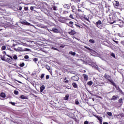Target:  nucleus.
Listing matches in <instances>:
<instances>
[{"mask_svg": "<svg viewBox=\"0 0 124 124\" xmlns=\"http://www.w3.org/2000/svg\"><path fill=\"white\" fill-rule=\"evenodd\" d=\"M64 8H66L67 9H69L70 8V5L69 4H64L63 5Z\"/></svg>", "mask_w": 124, "mask_h": 124, "instance_id": "obj_9", "label": "nucleus"}, {"mask_svg": "<svg viewBox=\"0 0 124 124\" xmlns=\"http://www.w3.org/2000/svg\"><path fill=\"white\" fill-rule=\"evenodd\" d=\"M46 69H47V70L49 71V72L51 71V67H50L49 66L46 65Z\"/></svg>", "mask_w": 124, "mask_h": 124, "instance_id": "obj_18", "label": "nucleus"}, {"mask_svg": "<svg viewBox=\"0 0 124 124\" xmlns=\"http://www.w3.org/2000/svg\"><path fill=\"white\" fill-rule=\"evenodd\" d=\"M69 18H71V19H74L73 15H72V14L70 15Z\"/></svg>", "mask_w": 124, "mask_h": 124, "instance_id": "obj_38", "label": "nucleus"}, {"mask_svg": "<svg viewBox=\"0 0 124 124\" xmlns=\"http://www.w3.org/2000/svg\"><path fill=\"white\" fill-rule=\"evenodd\" d=\"M94 117L100 122L101 124L102 123V117H100V116H97V115H94Z\"/></svg>", "mask_w": 124, "mask_h": 124, "instance_id": "obj_7", "label": "nucleus"}, {"mask_svg": "<svg viewBox=\"0 0 124 124\" xmlns=\"http://www.w3.org/2000/svg\"><path fill=\"white\" fill-rule=\"evenodd\" d=\"M89 42L90 43H92V44H93V43H94V40H93V39H90V40H89Z\"/></svg>", "mask_w": 124, "mask_h": 124, "instance_id": "obj_23", "label": "nucleus"}, {"mask_svg": "<svg viewBox=\"0 0 124 124\" xmlns=\"http://www.w3.org/2000/svg\"><path fill=\"white\" fill-rule=\"evenodd\" d=\"M69 97V94H66L64 98V100H68V98Z\"/></svg>", "mask_w": 124, "mask_h": 124, "instance_id": "obj_16", "label": "nucleus"}, {"mask_svg": "<svg viewBox=\"0 0 124 124\" xmlns=\"http://www.w3.org/2000/svg\"><path fill=\"white\" fill-rule=\"evenodd\" d=\"M120 36H121V37H124V35H120Z\"/></svg>", "mask_w": 124, "mask_h": 124, "instance_id": "obj_55", "label": "nucleus"}, {"mask_svg": "<svg viewBox=\"0 0 124 124\" xmlns=\"http://www.w3.org/2000/svg\"><path fill=\"white\" fill-rule=\"evenodd\" d=\"M103 124H108V123H107V122H105V123H103Z\"/></svg>", "mask_w": 124, "mask_h": 124, "instance_id": "obj_56", "label": "nucleus"}, {"mask_svg": "<svg viewBox=\"0 0 124 124\" xmlns=\"http://www.w3.org/2000/svg\"><path fill=\"white\" fill-rule=\"evenodd\" d=\"M71 79L73 81H78L79 80V77H78V76L76 75V76H74L72 77Z\"/></svg>", "mask_w": 124, "mask_h": 124, "instance_id": "obj_4", "label": "nucleus"}, {"mask_svg": "<svg viewBox=\"0 0 124 124\" xmlns=\"http://www.w3.org/2000/svg\"><path fill=\"white\" fill-rule=\"evenodd\" d=\"M25 25H26L27 26H31V27H34L33 25H31V23L26 22H25Z\"/></svg>", "mask_w": 124, "mask_h": 124, "instance_id": "obj_15", "label": "nucleus"}, {"mask_svg": "<svg viewBox=\"0 0 124 124\" xmlns=\"http://www.w3.org/2000/svg\"><path fill=\"white\" fill-rule=\"evenodd\" d=\"M102 85H104V83H102Z\"/></svg>", "mask_w": 124, "mask_h": 124, "instance_id": "obj_63", "label": "nucleus"}, {"mask_svg": "<svg viewBox=\"0 0 124 124\" xmlns=\"http://www.w3.org/2000/svg\"><path fill=\"white\" fill-rule=\"evenodd\" d=\"M72 85L74 88H78V85H77V84H76V83H73Z\"/></svg>", "mask_w": 124, "mask_h": 124, "instance_id": "obj_19", "label": "nucleus"}, {"mask_svg": "<svg viewBox=\"0 0 124 124\" xmlns=\"http://www.w3.org/2000/svg\"><path fill=\"white\" fill-rule=\"evenodd\" d=\"M52 9H53V10H55V11L58 10V7L57 6H53L52 8Z\"/></svg>", "mask_w": 124, "mask_h": 124, "instance_id": "obj_22", "label": "nucleus"}, {"mask_svg": "<svg viewBox=\"0 0 124 124\" xmlns=\"http://www.w3.org/2000/svg\"><path fill=\"white\" fill-rule=\"evenodd\" d=\"M114 42H115V43H116V44H119V42L118 41H114Z\"/></svg>", "mask_w": 124, "mask_h": 124, "instance_id": "obj_54", "label": "nucleus"}, {"mask_svg": "<svg viewBox=\"0 0 124 124\" xmlns=\"http://www.w3.org/2000/svg\"><path fill=\"white\" fill-rule=\"evenodd\" d=\"M6 49V46H3L2 47H1V50H4Z\"/></svg>", "mask_w": 124, "mask_h": 124, "instance_id": "obj_24", "label": "nucleus"}, {"mask_svg": "<svg viewBox=\"0 0 124 124\" xmlns=\"http://www.w3.org/2000/svg\"><path fill=\"white\" fill-rule=\"evenodd\" d=\"M102 24V22L100 21V20H99L97 22H96L95 23V26L100 29H102V28L103 27Z\"/></svg>", "mask_w": 124, "mask_h": 124, "instance_id": "obj_2", "label": "nucleus"}, {"mask_svg": "<svg viewBox=\"0 0 124 124\" xmlns=\"http://www.w3.org/2000/svg\"><path fill=\"white\" fill-rule=\"evenodd\" d=\"M86 18H87V17H86V16H85V17H84V19H86Z\"/></svg>", "mask_w": 124, "mask_h": 124, "instance_id": "obj_64", "label": "nucleus"}, {"mask_svg": "<svg viewBox=\"0 0 124 124\" xmlns=\"http://www.w3.org/2000/svg\"><path fill=\"white\" fill-rule=\"evenodd\" d=\"M123 98H120L119 100V103H121V104H123Z\"/></svg>", "mask_w": 124, "mask_h": 124, "instance_id": "obj_26", "label": "nucleus"}, {"mask_svg": "<svg viewBox=\"0 0 124 124\" xmlns=\"http://www.w3.org/2000/svg\"><path fill=\"white\" fill-rule=\"evenodd\" d=\"M15 81H16V82H18V83H19L20 84H22V82H21L19 81H18V80H16V79H15Z\"/></svg>", "mask_w": 124, "mask_h": 124, "instance_id": "obj_49", "label": "nucleus"}, {"mask_svg": "<svg viewBox=\"0 0 124 124\" xmlns=\"http://www.w3.org/2000/svg\"><path fill=\"white\" fill-rule=\"evenodd\" d=\"M14 93H15V94H16L17 95L19 93V92L15 90L14 92Z\"/></svg>", "mask_w": 124, "mask_h": 124, "instance_id": "obj_28", "label": "nucleus"}, {"mask_svg": "<svg viewBox=\"0 0 124 124\" xmlns=\"http://www.w3.org/2000/svg\"><path fill=\"white\" fill-rule=\"evenodd\" d=\"M21 67H23V66H25V63L23 62L21 63L19 65Z\"/></svg>", "mask_w": 124, "mask_h": 124, "instance_id": "obj_30", "label": "nucleus"}, {"mask_svg": "<svg viewBox=\"0 0 124 124\" xmlns=\"http://www.w3.org/2000/svg\"><path fill=\"white\" fill-rule=\"evenodd\" d=\"M69 24H70L71 25H72V24H73V22H72V21H70V22H69Z\"/></svg>", "mask_w": 124, "mask_h": 124, "instance_id": "obj_50", "label": "nucleus"}, {"mask_svg": "<svg viewBox=\"0 0 124 124\" xmlns=\"http://www.w3.org/2000/svg\"><path fill=\"white\" fill-rule=\"evenodd\" d=\"M7 61H8V62H9V61H10V58H7Z\"/></svg>", "mask_w": 124, "mask_h": 124, "instance_id": "obj_52", "label": "nucleus"}, {"mask_svg": "<svg viewBox=\"0 0 124 124\" xmlns=\"http://www.w3.org/2000/svg\"><path fill=\"white\" fill-rule=\"evenodd\" d=\"M18 44H19V45H23V46L26 45L25 43H23V42L19 43Z\"/></svg>", "mask_w": 124, "mask_h": 124, "instance_id": "obj_36", "label": "nucleus"}, {"mask_svg": "<svg viewBox=\"0 0 124 124\" xmlns=\"http://www.w3.org/2000/svg\"><path fill=\"white\" fill-rule=\"evenodd\" d=\"M30 9H31V10H33V9H34V8H33V7H32V6H31V7H30Z\"/></svg>", "mask_w": 124, "mask_h": 124, "instance_id": "obj_46", "label": "nucleus"}, {"mask_svg": "<svg viewBox=\"0 0 124 124\" xmlns=\"http://www.w3.org/2000/svg\"><path fill=\"white\" fill-rule=\"evenodd\" d=\"M75 103L77 105H79V101H78V100L76 99L75 100Z\"/></svg>", "mask_w": 124, "mask_h": 124, "instance_id": "obj_32", "label": "nucleus"}, {"mask_svg": "<svg viewBox=\"0 0 124 124\" xmlns=\"http://www.w3.org/2000/svg\"><path fill=\"white\" fill-rule=\"evenodd\" d=\"M45 74H42L41 76V79H43V78H44V76H45Z\"/></svg>", "mask_w": 124, "mask_h": 124, "instance_id": "obj_35", "label": "nucleus"}, {"mask_svg": "<svg viewBox=\"0 0 124 124\" xmlns=\"http://www.w3.org/2000/svg\"><path fill=\"white\" fill-rule=\"evenodd\" d=\"M64 81H66V77L64 79Z\"/></svg>", "mask_w": 124, "mask_h": 124, "instance_id": "obj_59", "label": "nucleus"}, {"mask_svg": "<svg viewBox=\"0 0 124 124\" xmlns=\"http://www.w3.org/2000/svg\"><path fill=\"white\" fill-rule=\"evenodd\" d=\"M2 61H4V59L1 58Z\"/></svg>", "mask_w": 124, "mask_h": 124, "instance_id": "obj_60", "label": "nucleus"}, {"mask_svg": "<svg viewBox=\"0 0 124 124\" xmlns=\"http://www.w3.org/2000/svg\"><path fill=\"white\" fill-rule=\"evenodd\" d=\"M24 59H26V60H28V59H29V56L26 55V56L24 57Z\"/></svg>", "mask_w": 124, "mask_h": 124, "instance_id": "obj_41", "label": "nucleus"}, {"mask_svg": "<svg viewBox=\"0 0 124 124\" xmlns=\"http://www.w3.org/2000/svg\"><path fill=\"white\" fill-rule=\"evenodd\" d=\"M20 98H21L22 99H25V95H22L20 97Z\"/></svg>", "mask_w": 124, "mask_h": 124, "instance_id": "obj_39", "label": "nucleus"}, {"mask_svg": "<svg viewBox=\"0 0 124 124\" xmlns=\"http://www.w3.org/2000/svg\"><path fill=\"white\" fill-rule=\"evenodd\" d=\"M28 10H29V8L28 7H24V10L28 11Z\"/></svg>", "mask_w": 124, "mask_h": 124, "instance_id": "obj_45", "label": "nucleus"}, {"mask_svg": "<svg viewBox=\"0 0 124 124\" xmlns=\"http://www.w3.org/2000/svg\"><path fill=\"white\" fill-rule=\"evenodd\" d=\"M69 82V81L68 80H66L65 81H64V83H68Z\"/></svg>", "mask_w": 124, "mask_h": 124, "instance_id": "obj_47", "label": "nucleus"}, {"mask_svg": "<svg viewBox=\"0 0 124 124\" xmlns=\"http://www.w3.org/2000/svg\"><path fill=\"white\" fill-rule=\"evenodd\" d=\"M69 34L71 35H74L76 33V32L74 30H71L70 32H69Z\"/></svg>", "mask_w": 124, "mask_h": 124, "instance_id": "obj_8", "label": "nucleus"}, {"mask_svg": "<svg viewBox=\"0 0 124 124\" xmlns=\"http://www.w3.org/2000/svg\"><path fill=\"white\" fill-rule=\"evenodd\" d=\"M14 50L16 52H24V51H29V49H23L22 47H18L17 48H15Z\"/></svg>", "mask_w": 124, "mask_h": 124, "instance_id": "obj_3", "label": "nucleus"}, {"mask_svg": "<svg viewBox=\"0 0 124 124\" xmlns=\"http://www.w3.org/2000/svg\"><path fill=\"white\" fill-rule=\"evenodd\" d=\"M69 53L70 54V55H71L72 56H75L76 55V53L72 51H70Z\"/></svg>", "mask_w": 124, "mask_h": 124, "instance_id": "obj_17", "label": "nucleus"}, {"mask_svg": "<svg viewBox=\"0 0 124 124\" xmlns=\"http://www.w3.org/2000/svg\"><path fill=\"white\" fill-rule=\"evenodd\" d=\"M51 49H52L53 50H55L56 51H59V49H58V48L54 47L53 46H51Z\"/></svg>", "mask_w": 124, "mask_h": 124, "instance_id": "obj_25", "label": "nucleus"}, {"mask_svg": "<svg viewBox=\"0 0 124 124\" xmlns=\"http://www.w3.org/2000/svg\"><path fill=\"white\" fill-rule=\"evenodd\" d=\"M65 46L64 45H62L60 46V48H64Z\"/></svg>", "mask_w": 124, "mask_h": 124, "instance_id": "obj_42", "label": "nucleus"}, {"mask_svg": "<svg viewBox=\"0 0 124 124\" xmlns=\"http://www.w3.org/2000/svg\"><path fill=\"white\" fill-rule=\"evenodd\" d=\"M34 96L35 97H37V96H35V95H34Z\"/></svg>", "mask_w": 124, "mask_h": 124, "instance_id": "obj_61", "label": "nucleus"}, {"mask_svg": "<svg viewBox=\"0 0 124 124\" xmlns=\"http://www.w3.org/2000/svg\"><path fill=\"white\" fill-rule=\"evenodd\" d=\"M25 25H26L27 26H31V27H34L33 25H31V23L26 22H25Z\"/></svg>", "mask_w": 124, "mask_h": 124, "instance_id": "obj_14", "label": "nucleus"}, {"mask_svg": "<svg viewBox=\"0 0 124 124\" xmlns=\"http://www.w3.org/2000/svg\"><path fill=\"white\" fill-rule=\"evenodd\" d=\"M104 77L106 79H107L108 80V81H109V82H110L111 83V85H112V86L116 87V84H115V82H114V81H113V80L111 78V76L107 75V74H105Z\"/></svg>", "mask_w": 124, "mask_h": 124, "instance_id": "obj_1", "label": "nucleus"}, {"mask_svg": "<svg viewBox=\"0 0 124 124\" xmlns=\"http://www.w3.org/2000/svg\"><path fill=\"white\" fill-rule=\"evenodd\" d=\"M78 12H81L82 10H81V9H78Z\"/></svg>", "mask_w": 124, "mask_h": 124, "instance_id": "obj_53", "label": "nucleus"}, {"mask_svg": "<svg viewBox=\"0 0 124 124\" xmlns=\"http://www.w3.org/2000/svg\"><path fill=\"white\" fill-rule=\"evenodd\" d=\"M22 8L21 6H18V10H22Z\"/></svg>", "mask_w": 124, "mask_h": 124, "instance_id": "obj_43", "label": "nucleus"}, {"mask_svg": "<svg viewBox=\"0 0 124 124\" xmlns=\"http://www.w3.org/2000/svg\"><path fill=\"white\" fill-rule=\"evenodd\" d=\"M118 99V96L114 95L111 99V100H117Z\"/></svg>", "mask_w": 124, "mask_h": 124, "instance_id": "obj_10", "label": "nucleus"}, {"mask_svg": "<svg viewBox=\"0 0 124 124\" xmlns=\"http://www.w3.org/2000/svg\"><path fill=\"white\" fill-rule=\"evenodd\" d=\"M77 27H80L79 25H76Z\"/></svg>", "mask_w": 124, "mask_h": 124, "instance_id": "obj_62", "label": "nucleus"}, {"mask_svg": "<svg viewBox=\"0 0 124 124\" xmlns=\"http://www.w3.org/2000/svg\"><path fill=\"white\" fill-rule=\"evenodd\" d=\"M6 56H7V57H8V58H10V56L9 55H6Z\"/></svg>", "mask_w": 124, "mask_h": 124, "instance_id": "obj_57", "label": "nucleus"}, {"mask_svg": "<svg viewBox=\"0 0 124 124\" xmlns=\"http://www.w3.org/2000/svg\"><path fill=\"white\" fill-rule=\"evenodd\" d=\"M113 5L114 6L119 7V6H120V2H119V1H114L113 2Z\"/></svg>", "mask_w": 124, "mask_h": 124, "instance_id": "obj_6", "label": "nucleus"}, {"mask_svg": "<svg viewBox=\"0 0 124 124\" xmlns=\"http://www.w3.org/2000/svg\"><path fill=\"white\" fill-rule=\"evenodd\" d=\"M9 103L10 104H12V105H13V106H15V102H9Z\"/></svg>", "mask_w": 124, "mask_h": 124, "instance_id": "obj_33", "label": "nucleus"}, {"mask_svg": "<svg viewBox=\"0 0 124 124\" xmlns=\"http://www.w3.org/2000/svg\"><path fill=\"white\" fill-rule=\"evenodd\" d=\"M85 20H86V21H88V22H90V20H89L88 19V18H85Z\"/></svg>", "mask_w": 124, "mask_h": 124, "instance_id": "obj_48", "label": "nucleus"}, {"mask_svg": "<svg viewBox=\"0 0 124 124\" xmlns=\"http://www.w3.org/2000/svg\"><path fill=\"white\" fill-rule=\"evenodd\" d=\"M107 114L108 116H110V117L112 116V112H108Z\"/></svg>", "mask_w": 124, "mask_h": 124, "instance_id": "obj_27", "label": "nucleus"}, {"mask_svg": "<svg viewBox=\"0 0 124 124\" xmlns=\"http://www.w3.org/2000/svg\"><path fill=\"white\" fill-rule=\"evenodd\" d=\"M2 53H3V54H5V55H6V52L4 51L2 52Z\"/></svg>", "mask_w": 124, "mask_h": 124, "instance_id": "obj_51", "label": "nucleus"}, {"mask_svg": "<svg viewBox=\"0 0 124 124\" xmlns=\"http://www.w3.org/2000/svg\"><path fill=\"white\" fill-rule=\"evenodd\" d=\"M14 60H17V59H18V57H17V55H14L13 57Z\"/></svg>", "mask_w": 124, "mask_h": 124, "instance_id": "obj_31", "label": "nucleus"}, {"mask_svg": "<svg viewBox=\"0 0 124 124\" xmlns=\"http://www.w3.org/2000/svg\"><path fill=\"white\" fill-rule=\"evenodd\" d=\"M119 93H121V94H124V92H123V91H122V90H119Z\"/></svg>", "mask_w": 124, "mask_h": 124, "instance_id": "obj_34", "label": "nucleus"}, {"mask_svg": "<svg viewBox=\"0 0 124 124\" xmlns=\"http://www.w3.org/2000/svg\"><path fill=\"white\" fill-rule=\"evenodd\" d=\"M38 61V59L36 58H35L33 59V61L35 62H37Z\"/></svg>", "mask_w": 124, "mask_h": 124, "instance_id": "obj_37", "label": "nucleus"}, {"mask_svg": "<svg viewBox=\"0 0 124 124\" xmlns=\"http://www.w3.org/2000/svg\"><path fill=\"white\" fill-rule=\"evenodd\" d=\"M52 31H54V32H56V33L59 32V30H58V29H57L56 28H53L52 29Z\"/></svg>", "mask_w": 124, "mask_h": 124, "instance_id": "obj_13", "label": "nucleus"}, {"mask_svg": "<svg viewBox=\"0 0 124 124\" xmlns=\"http://www.w3.org/2000/svg\"><path fill=\"white\" fill-rule=\"evenodd\" d=\"M1 97H3V98H4L5 97V94L3 93H1L0 94Z\"/></svg>", "mask_w": 124, "mask_h": 124, "instance_id": "obj_20", "label": "nucleus"}, {"mask_svg": "<svg viewBox=\"0 0 124 124\" xmlns=\"http://www.w3.org/2000/svg\"><path fill=\"white\" fill-rule=\"evenodd\" d=\"M45 90V86L44 85H42L41 87H40V93H44L45 94V92H43V90Z\"/></svg>", "mask_w": 124, "mask_h": 124, "instance_id": "obj_5", "label": "nucleus"}, {"mask_svg": "<svg viewBox=\"0 0 124 124\" xmlns=\"http://www.w3.org/2000/svg\"><path fill=\"white\" fill-rule=\"evenodd\" d=\"M87 84H88L89 86H92V85H93V81H89V82L87 83Z\"/></svg>", "mask_w": 124, "mask_h": 124, "instance_id": "obj_21", "label": "nucleus"}, {"mask_svg": "<svg viewBox=\"0 0 124 124\" xmlns=\"http://www.w3.org/2000/svg\"><path fill=\"white\" fill-rule=\"evenodd\" d=\"M38 27H39V28H42V29H46V26L42 24H38Z\"/></svg>", "mask_w": 124, "mask_h": 124, "instance_id": "obj_12", "label": "nucleus"}, {"mask_svg": "<svg viewBox=\"0 0 124 124\" xmlns=\"http://www.w3.org/2000/svg\"><path fill=\"white\" fill-rule=\"evenodd\" d=\"M46 80H48V79H49V75H46Z\"/></svg>", "mask_w": 124, "mask_h": 124, "instance_id": "obj_44", "label": "nucleus"}, {"mask_svg": "<svg viewBox=\"0 0 124 124\" xmlns=\"http://www.w3.org/2000/svg\"><path fill=\"white\" fill-rule=\"evenodd\" d=\"M84 79L85 80V81H88V79L89 78V77L88 75L84 74L83 75Z\"/></svg>", "mask_w": 124, "mask_h": 124, "instance_id": "obj_11", "label": "nucleus"}, {"mask_svg": "<svg viewBox=\"0 0 124 124\" xmlns=\"http://www.w3.org/2000/svg\"><path fill=\"white\" fill-rule=\"evenodd\" d=\"M111 57H113V58H114V59L116 58V57L115 56V54L114 53H111Z\"/></svg>", "mask_w": 124, "mask_h": 124, "instance_id": "obj_29", "label": "nucleus"}, {"mask_svg": "<svg viewBox=\"0 0 124 124\" xmlns=\"http://www.w3.org/2000/svg\"><path fill=\"white\" fill-rule=\"evenodd\" d=\"M68 12L66 11H63V14L66 15V14H68Z\"/></svg>", "mask_w": 124, "mask_h": 124, "instance_id": "obj_40", "label": "nucleus"}, {"mask_svg": "<svg viewBox=\"0 0 124 124\" xmlns=\"http://www.w3.org/2000/svg\"><path fill=\"white\" fill-rule=\"evenodd\" d=\"M10 58L11 59L13 60V58H12L11 56H10Z\"/></svg>", "mask_w": 124, "mask_h": 124, "instance_id": "obj_58", "label": "nucleus"}]
</instances>
